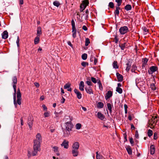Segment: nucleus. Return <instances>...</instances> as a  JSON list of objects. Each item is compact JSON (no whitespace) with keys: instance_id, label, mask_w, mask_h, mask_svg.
<instances>
[{"instance_id":"f257e3e1","label":"nucleus","mask_w":159,"mask_h":159,"mask_svg":"<svg viewBox=\"0 0 159 159\" xmlns=\"http://www.w3.org/2000/svg\"><path fill=\"white\" fill-rule=\"evenodd\" d=\"M13 81V87L14 90V93L13 97L14 103L15 107H17V104L20 105L21 104V94L20 92V89H18L17 93V101H16V84H17V80L16 76H14L12 79Z\"/></svg>"},{"instance_id":"f03ea898","label":"nucleus","mask_w":159,"mask_h":159,"mask_svg":"<svg viewBox=\"0 0 159 159\" xmlns=\"http://www.w3.org/2000/svg\"><path fill=\"white\" fill-rule=\"evenodd\" d=\"M42 141V137L40 133H38L36 136V139L34 140L33 156H36L38 151H40V143Z\"/></svg>"},{"instance_id":"7ed1b4c3","label":"nucleus","mask_w":159,"mask_h":159,"mask_svg":"<svg viewBox=\"0 0 159 159\" xmlns=\"http://www.w3.org/2000/svg\"><path fill=\"white\" fill-rule=\"evenodd\" d=\"M119 32L120 34H124L129 31V29L126 26H124L121 27L119 29Z\"/></svg>"},{"instance_id":"20e7f679","label":"nucleus","mask_w":159,"mask_h":159,"mask_svg":"<svg viewBox=\"0 0 159 159\" xmlns=\"http://www.w3.org/2000/svg\"><path fill=\"white\" fill-rule=\"evenodd\" d=\"M65 126L66 129L67 130L71 131L73 128V125L70 122H67L66 123Z\"/></svg>"},{"instance_id":"39448f33","label":"nucleus","mask_w":159,"mask_h":159,"mask_svg":"<svg viewBox=\"0 0 159 159\" xmlns=\"http://www.w3.org/2000/svg\"><path fill=\"white\" fill-rule=\"evenodd\" d=\"M157 118V117L156 116L152 117L151 120L149 121V125H153L154 124H155L157 122V120L156 119Z\"/></svg>"},{"instance_id":"423d86ee","label":"nucleus","mask_w":159,"mask_h":159,"mask_svg":"<svg viewBox=\"0 0 159 159\" xmlns=\"http://www.w3.org/2000/svg\"><path fill=\"white\" fill-rule=\"evenodd\" d=\"M112 94L113 93L110 90L108 91L105 96V98L106 100H107L111 97L112 96Z\"/></svg>"},{"instance_id":"0eeeda50","label":"nucleus","mask_w":159,"mask_h":159,"mask_svg":"<svg viewBox=\"0 0 159 159\" xmlns=\"http://www.w3.org/2000/svg\"><path fill=\"white\" fill-rule=\"evenodd\" d=\"M61 145V146H63L65 148L67 149L69 147V142L64 140Z\"/></svg>"},{"instance_id":"6e6552de","label":"nucleus","mask_w":159,"mask_h":159,"mask_svg":"<svg viewBox=\"0 0 159 159\" xmlns=\"http://www.w3.org/2000/svg\"><path fill=\"white\" fill-rule=\"evenodd\" d=\"M79 147V144L78 142L75 143L72 146V149L78 150Z\"/></svg>"},{"instance_id":"1a4fd4ad","label":"nucleus","mask_w":159,"mask_h":159,"mask_svg":"<svg viewBox=\"0 0 159 159\" xmlns=\"http://www.w3.org/2000/svg\"><path fill=\"white\" fill-rule=\"evenodd\" d=\"M90 61L91 62H94V64L96 65L98 62V59L92 55L90 57Z\"/></svg>"},{"instance_id":"9d476101","label":"nucleus","mask_w":159,"mask_h":159,"mask_svg":"<svg viewBox=\"0 0 159 159\" xmlns=\"http://www.w3.org/2000/svg\"><path fill=\"white\" fill-rule=\"evenodd\" d=\"M120 7H119L116 6V10L114 11V14L115 17H116V16H119L120 13L119 10H120Z\"/></svg>"},{"instance_id":"9b49d317","label":"nucleus","mask_w":159,"mask_h":159,"mask_svg":"<svg viewBox=\"0 0 159 159\" xmlns=\"http://www.w3.org/2000/svg\"><path fill=\"white\" fill-rule=\"evenodd\" d=\"M74 92L76 94L77 97L78 99H80L81 98L82 94L78 90L76 89H75L74 90Z\"/></svg>"},{"instance_id":"f8f14e48","label":"nucleus","mask_w":159,"mask_h":159,"mask_svg":"<svg viewBox=\"0 0 159 159\" xmlns=\"http://www.w3.org/2000/svg\"><path fill=\"white\" fill-rule=\"evenodd\" d=\"M2 38L6 39L8 37V33L6 30L4 31L2 34Z\"/></svg>"},{"instance_id":"ddd939ff","label":"nucleus","mask_w":159,"mask_h":159,"mask_svg":"<svg viewBox=\"0 0 159 159\" xmlns=\"http://www.w3.org/2000/svg\"><path fill=\"white\" fill-rule=\"evenodd\" d=\"M97 116V117L101 120H103L105 118L104 116L100 112H98Z\"/></svg>"},{"instance_id":"4468645a","label":"nucleus","mask_w":159,"mask_h":159,"mask_svg":"<svg viewBox=\"0 0 159 159\" xmlns=\"http://www.w3.org/2000/svg\"><path fill=\"white\" fill-rule=\"evenodd\" d=\"M85 89L86 92L89 94H93V92L92 89L91 88V87H89L88 88H85Z\"/></svg>"},{"instance_id":"2eb2a0df","label":"nucleus","mask_w":159,"mask_h":159,"mask_svg":"<svg viewBox=\"0 0 159 159\" xmlns=\"http://www.w3.org/2000/svg\"><path fill=\"white\" fill-rule=\"evenodd\" d=\"M84 82L83 81H81L79 84V88L80 90L81 91H84Z\"/></svg>"},{"instance_id":"dca6fc26","label":"nucleus","mask_w":159,"mask_h":159,"mask_svg":"<svg viewBox=\"0 0 159 159\" xmlns=\"http://www.w3.org/2000/svg\"><path fill=\"white\" fill-rule=\"evenodd\" d=\"M155 146L153 145H152L150 147V152L151 155H153L155 153Z\"/></svg>"},{"instance_id":"f3484780","label":"nucleus","mask_w":159,"mask_h":159,"mask_svg":"<svg viewBox=\"0 0 159 159\" xmlns=\"http://www.w3.org/2000/svg\"><path fill=\"white\" fill-rule=\"evenodd\" d=\"M116 76L119 81L121 82L123 80V76L118 73H116Z\"/></svg>"},{"instance_id":"a211bd4d","label":"nucleus","mask_w":159,"mask_h":159,"mask_svg":"<svg viewBox=\"0 0 159 159\" xmlns=\"http://www.w3.org/2000/svg\"><path fill=\"white\" fill-rule=\"evenodd\" d=\"M33 121L31 118H30L28 119V124L30 129H31L32 128Z\"/></svg>"},{"instance_id":"6ab92c4d","label":"nucleus","mask_w":159,"mask_h":159,"mask_svg":"<svg viewBox=\"0 0 159 159\" xmlns=\"http://www.w3.org/2000/svg\"><path fill=\"white\" fill-rule=\"evenodd\" d=\"M72 153L74 157H76L78 155V150L72 149Z\"/></svg>"},{"instance_id":"aec40b11","label":"nucleus","mask_w":159,"mask_h":159,"mask_svg":"<svg viewBox=\"0 0 159 159\" xmlns=\"http://www.w3.org/2000/svg\"><path fill=\"white\" fill-rule=\"evenodd\" d=\"M63 111H60L59 112H57L56 111H55L54 114L55 115V118H57L59 117H60Z\"/></svg>"},{"instance_id":"412c9836","label":"nucleus","mask_w":159,"mask_h":159,"mask_svg":"<svg viewBox=\"0 0 159 159\" xmlns=\"http://www.w3.org/2000/svg\"><path fill=\"white\" fill-rule=\"evenodd\" d=\"M72 37L74 38H75L76 37V30L75 29H72Z\"/></svg>"},{"instance_id":"4be33fe9","label":"nucleus","mask_w":159,"mask_h":159,"mask_svg":"<svg viewBox=\"0 0 159 159\" xmlns=\"http://www.w3.org/2000/svg\"><path fill=\"white\" fill-rule=\"evenodd\" d=\"M82 3L84 5V9H85L86 7L88 6L89 4V1L88 0H84Z\"/></svg>"},{"instance_id":"5701e85b","label":"nucleus","mask_w":159,"mask_h":159,"mask_svg":"<svg viewBox=\"0 0 159 159\" xmlns=\"http://www.w3.org/2000/svg\"><path fill=\"white\" fill-rule=\"evenodd\" d=\"M125 9L127 11L130 10L132 9L131 6L130 4L126 5L125 7Z\"/></svg>"},{"instance_id":"b1692460","label":"nucleus","mask_w":159,"mask_h":159,"mask_svg":"<svg viewBox=\"0 0 159 159\" xmlns=\"http://www.w3.org/2000/svg\"><path fill=\"white\" fill-rule=\"evenodd\" d=\"M107 107L109 110L110 113H111L112 111V105L110 103H107Z\"/></svg>"},{"instance_id":"393cba45","label":"nucleus","mask_w":159,"mask_h":159,"mask_svg":"<svg viewBox=\"0 0 159 159\" xmlns=\"http://www.w3.org/2000/svg\"><path fill=\"white\" fill-rule=\"evenodd\" d=\"M70 130H67V129H66V130L64 131V136L66 137H68L70 134Z\"/></svg>"},{"instance_id":"a878e982","label":"nucleus","mask_w":159,"mask_h":159,"mask_svg":"<svg viewBox=\"0 0 159 159\" xmlns=\"http://www.w3.org/2000/svg\"><path fill=\"white\" fill-rule=\"evenodd\" d=\"M53 149L54 152L56 153L58 156L59 155V154L58 153V148L56 146H54L53 147Z\"/></svg>"},{"instance_id":"bb28decb","label":"nucleus","mask_w":159,"mask_h":159,"mask_svg":"<svg viewBox=\"0 0 159 159\" xmlns=\"http://www.w3.org/2000/svg\"><path fill=\"white\" fill-rule=\"evenodd\" d=\"M97 83L98 85V86L99 89L101 90H102L103 87L100 80H98Z\"/></svg>"},{"instance_id":"cd10ccee","label":"nucleus","mask_w":159,"mask_h":159,"mask_svg":"<svg viewBox=\"0 0 159 159\" xmlns=\"http://www.w3.org/2000/svg\"><path fill=\"white\" fill-rule=\"evenodd\" d=\"M103 104L101 102H98L97 104V107L99 108H102L103 107Z\"/></svg>"},{"instance_id":"c85d7f7f","label":"nucleus","mask_w":159,"mask_h":159,"mask_svg":"<svg viewBox=\"0 0 159 159\" xmlns=\"http://www.w3.org/2000/svg\"><path fill=\"white\" fill-rule=\"evenodd\" d=\"M41 34V28L40 27H38L37 30V34L38 35V36H39Z\"/></svg>"},{"instance_id":"c756f323","label":"nucleus","mask_w":159,"mask_h":159,"mask_svg":"<svg viewBox=\"0 0 159 159\" xmlns=\"http://www.w3.org/2000/svg\"><path fill=\"white\" fill-rule=\"evenodd\" d=\"M39 38L38 36L36 37L34 40V43L35 44H36L39 43Z\"/></svg>"},{"instance_id":"7c9ffc66","label":"nucleus","mask_w":159,"mask_h":159,"mask_svg":"<svg viewBox=\"0 0 159 159\" xmlns=\"http://www.w3.org/2000/svg\"><path fill=\"white\" fill-rule=\"evenodd\" d=\"M97 159H102V156L98 153V152H96Z\"/></svg>"},{"instance_id":"2f4dec72","label":"nucleus","mask_w":159,"mask_h":159,"mask_svg":"<svg viewBox=\"0 0 159 159\" xmlns=\"http://www.w3.org/2000/svg\"><path fill=\"white\" fill-rule=\"evenodd\" d=\"M147 134L148 137H151L153 134L152 131L150 129H149L148 130Z\"/></svg>"},{"instance_id":"473e14b6","label":"nucleus","mask_w":159,"mask_h":159,"mask_svg":"<svg viewBox=\"0 0 159 159\" xmlns=\"http://www.w3.org/2000/svg\"><path fill=\"white\" fill-rule=\"evenodd\" d=\"M126 44V43H125L119 45V47L122 50H124L125 48Z\"/></svg>"},{"instance_id":"72a5a7b5","label":"nucleus","mask_w":159,"mask_h":159,"mask_svg":"<svg viewBox=\"0 0 159 159\" xmlns=\"http://www.w3.org/2000/svg\"><path fill=\"white\" fill-rule=\"evenodd\" d=\"M116 91L120 94L122 93L123 92L122 89L119 87H116Z\"/></svg>"},{"instance_id":"f704fd0d","label":"nucleus","mask_w":159,"mask_h":159,"mask_svg":"<svg viewBox=\"0 0 159 159\" xmlns=\"http://www.w3.org/2000/svg\"><path fill=\"white\" fill-rule=\"evenodd\" d=\"M115 2L117 3V5L116 6L119 7L121 4L122 0H115Z\"/></svg>"},{"instance_id":"c9c22d12","label":"nucleus","mask_w":159,"mask_h":159,"mask_svg":"<svg viewBox=\"0 0 159 159\" xmlns=\"http://www.w3.org/2000/svg\"><path fill=\"white\" fill-rule=\"evenodd\" d=\"M53 4L54 6L58 7L60 4L59 2L55 1L53 2Z\"/></svg>"},{"instance_id":"e433bc0d","label":"nucleus","mask_w":159,"mask_h":159,"mask_svg":"<svg viewBox=\"0 0 159 159\" xmlns=\"http://www.w3.org/2000/svg\"><path fill=\"white\" fill-rule=\"evenodd\" d=\"M126 65L127 66L126 68V70L128 72L130 70V67L131 66V64H129V63H127L126 64Z\"/></svg>"},{"instance_id":"4c0bfd02","label":"nucleus","mask_w":159,"mask_h":159,"mask_svg":"<svg viewBox=\"0 0 159 159\" xmlns=\"http://www.w3.org/2000/svg\"><path fill=\"white\" fill-rule=\"evenodd\" d=\"M150 70L152 72H154L157 70V67L155 66H152L150 67Z\"/></svg>"},{"instance_id":"58836bf2","label":"nucleus","mask_w":159,"mask_h":159,"mask_svg":"<svg viewBox=\"0 0 159 159\" xmlns=\"http://www.w3.org/2000/svg\"><path fill=\"white\" fill-rule=\"evenodd\" d=\"M142 29L143 31L144 34H147L148 32V30L145 27H143Z\"/></svg>"},{"instance_id":"ea45409f","label":"nucleus","mask_w":159,"mask_h":159,"mask_svg":"<svg viewBox=\"0 0 159 159\" xmlns=\"http://www.w3.org/2000/svg\"><path fill=\"white\" fill-rule=\"evenodd\" d=\"M90 43V41L89 39L88 38H86L85 45L86 46H88V45H89V43Z\"/></svg>"},{"instance_id":"a19ab883","label":"nucleus","mask_w":159,"mask_h":159,"mask_svg":"<svg viewBox=\"0 0 159 159\" xmlns=\"http://www.w3.org/2000/svg\"><path fill=\"white\" fill-rule=\"evenodd\" d=\"M81 65L85 67L86 66H88L89 65V63L83 61L81 62Z\"/></svg>"},{"instance_id":"79ce46f5","label":"nucleus","mask_w":159,"mask_h":159,"mask_svg":"<svg viewBox=\"0 0 159 159\" xmlns=\"http://www.w3.org/2000/svg\"><path fill=\"white\" fill-rule=\"evenodd\" d=\"M126 150L127 151L129 155H131L132 154V150L129 147L126 148Z\"/></svg>"},{"instance_id":"37998d69","label":"nucleus","mask_w":159,"mask_h":159,"mask_svg":"<svg viewBox=\"0 0 159 159\" xmlns=\"http://www.w3.org/2000/svg\"><path fill=\"white\" fill-rule=\"evenodd\" d=\"M113 66L115 69H117L118 68V66L117 65V62L116 61H114L113 63Z\"/></svg>"},{"instance_id":"c03bdc74","label":"nucleus","mask_w":159,"mask_h":159,"mask_svg":"<svg viewBox=\"0 0 159 159\" xmlns=\"http://www.w3.org/2000/svg\"><path fill=\"white\" fill-rule=\"evenodd\" d=\"M87 57V55L86 53H84L82 55V58L84 60H85Z\"/></svg>"},{"instance_id":"a18cd8bd","label":"nucleus","mask_w":159,"mask_h":159,"mask_svg":"<svg viewBox=\"0 0 159 159\" xmlns=\"http://www.w3.org/2000/svg\"><path fill=\"white\" fill-rule=\"evenodd\" d=\"M108 6L111 8H113L114 7V4L112 2H110L108 4Z\"/></svg>"},{"instance_id":"49530a36","label":"nucleus","mask_w":159,"mask_h":159,"mask_svg":"<svg viewBox=\"0 0 159 159\" xmlns=\"http://www.w3.org/2000/svg\"><path fill=\"white\" fill-rule=\"evenodd\" d=\"M150 88L152 89L153 90H155L156 89V87L155 84L153 83L152 84L150 85Z\"/></svg>"},{"instance_id":"de8ad7c7","label":"nucleus","mask_w":159,"mask_h":159,"mask_svg":"<svg viewBox=\"0 0 159 159\" xmlns=\"http://www.w3.org/2000/svg\"><path fill=\"white\" fill-rule=\"evenodd\" d=\"M148 60L147 58H145L143 59V66H144L145 65H146Z\"/></svg>"},{"instance_id":"09e8293b","label":"nucleus","mask_w":159,"mask_h":159,"mask_svg":"<svg viewBox=\"0 0 159 159\" xmlns=\"http://www.w3.org/2000/svg\"><path fill=\"white\" fill-rule=\"evenodd\" d=\"M71 25H72V29H75V22L73 19H72L71 20Z\"/></svg>"},{"instance_id":"8fccbe9b","label":"nucleus","mask_w":159,"mask_h":159,"mask_svg":"<svg viewBox=\"0 0 159 159\" xmlns=\"http://www.w3.org/2000/svg\"><path fill=\"white\" fill-rule=\"evenodd\" d=\"M70 85L71 84H66L64 86V89L69 88Z\"/></svg>"},{"instance_id":"3c124183","label":"nucleus","mask_w":159,"mask_h":159,"mask_svg":"<svg viewBox=\"0 0 159 159\" xmlns=\"http://www.w3.org/2000/svg\"><path fill=\"white\" fill-rule=\"evenodd\" d=\"M81 125L80 123H77L76 125V128L77 129H80Z\"/></svg>"},{"instance_id":"603ef678","label":"nucleus","mask_w":159,"mask_h":159,"mask_svg":"<svg viewBox=\"0 0 159 159\" xmlns=\"http://www.w3.org/2000/svg\"><path fill=\"white\" fill-rule=\"evenodd\" d=\"M124 107L125 109V114H127V113L128 106L126 104H125L124 105Z\"/></svg>"},{"instance_id":"864d4df0","label":"nucleus","mask_w":159,"mask_h":159,"mask_svg":"<svg viewBox=\"0 0 159 159\" xmlns=\"http://www.w3.org/2000/svg\"><path fill=\"white\" fill-rule=\"evenodd\" d=\"M44 116L45 117H48L50 116L49 112H46L44 113Z\"/></svg>"},{"instance_id":"5fc2aeb1","label":"nucleus","mask_w":159,"mask_h":159,"mask_svg":"<svg viewBox=\"0 0 159 159\" xmlns=\"http://www.w3.org/2000/svg\"><path fill=\"white\" fill-rule=\"evenodd\" d=\"M91 80L92 82L95 84L97 82L96 79L94 77H92L91 78Z\"/></svg>"},{"instance_id":"6e6d98bb","label":"nucleus","mask_w":159,"mask_h":159,"mask_svg":"<svg viewBox=\"0 0 159 159\" xmlns=\"http://www.w3.org/2000/svg\"><path fill=\"white\" fill-rule=\"evenodd\" d=\"M114 42L115 43H117L119 41V39L117 36H116L114 38Z\"/></svg>"},{"instance_id":"4d7b16f0","label":"nucleus","mask_w":159,"mask_h":159,"mask_svg":"<svg viewBox=\"0 0 159 159\" xmlns=\"http://www.w3.org/2000/svg\"><path fill=\"white\" fill-rule=\"evenodd\" d=\"M157 138V133H155L154 134L153 139L155 140H156Z\"/></svg>"},{"instance_id":"13d9d810","label":"nucleus","mask_w":159,"mask_h":159,"mask_svg":"<svg viewBox=\"0 0 159 159\" xmlns=\"http://www.w3.org/2000/svg\"><path fill=\"white\" fill-rule=\"evenodd\" d=\"M19 36L17 37V39L16 41V43L17 45V47L19 48Z\"/></svg>"},{"instance_id":"bf43d9fd","label":"nucleus","mask_w":159,"mask_h":159,"mask_svg":"<svg viewBox=\"0 0 159 159\" xmlns=\"http://www.w3.org/2000/svg\"><path fill=\"white\" fill-rule=\"evenodd\" d=\"M86 83L89 86L92 85V84L90 81H87L86 82Z\"/></svg>"},{"instance_id":"052dcab7","label":"nucleus","mask_w":159,"mask_h":159,"mask_svg":"<svg viewBox=\"0 0 159 159\" xmlns=\"http://www.w3.org/2000/svg\"><path fill=\"white\" fill-rule=\"evenodd\" d=\"M135 137L137 139L139 138V134L138 131L137 130H136L135 132Z\"/></svg>"},{"instance_id":"680f3d73","label":"nucleus","mask_w":159,"mask_h":159,"mask_svg":"<svg viewBox=\"0 0 159 159\" xmlns=\"http://www.w3.org/2000/svg\"><path fill=\"white\" fill-rule=\"evenodd\" d=\"M65 101V99L63 97H62V99H61V103H64Z\"/></svg>"},{"instance_id":"e2e57ef3","label":"nucleus","mask_w":159,"mask_h":159,"mask_svg":"<svg viewBox=\"0 0 159 159\" xmlns=\"http://www.w3.org/2000/svg\"><path fill=\"white\" fill-rule=\"evenodd\" d=\"M42 107H43V110L44 111H47V107L45 106V105L44 104L42 105Z\"/></svg>"},{"instance_id":"0e129e2a","label":"nucleus","mask_w":159,"mask_h":159,"mask_svg":"<svg viewBox=\"0 0 159 159\" xmlns=\"http://www.w3.org/2000/svg\"><path fill=\"white\" fill-rule=\"evenodd\" d=\"M129 142L131 144H134V142L132 138H131L129 139Z\"/></svg>"},{"instance_id":"69168bd1","label":"nucleus","mask_w":159,"mask_h":159,"mask_svg":"<svg viewBox=\"0 0 159 159\" xmlns=\"http://www.w3.org/2000/svg\"><path fill=\"white\" fill-rule=\"evenodd\" d=\"M82 29L85 31H86L87 30V28L86 26L85 25H84L82 27Z\"/></svg>"},{"instance_id":"338daca9","label":"nucleus","mask_w":159,"mask_h":159,"mask_svg":"<svg viewBox=\"0 0 159 159\" xmlns=\"http://www.w3.org/2000/svg\"><path fill=\"white\" fill-rule=\"evenodd\" d=\"M34 84L35 85L37 88H39V84L38 83L35 82L34 83Z\"/></svg>"},{"instance_id":"774afa93","label":"nucleus","mask_w":159,"mask_h":159,"mask_svg":"<svg viewBox=\"0 0 159 159\" xmlns=\"http://www.w3.org/2000/svg\"><path fill=\"white\" fill-rule=\"evenodd\" d=\"M131 129L132 130L135 129V127L134 126V125L133 124H132L131 125Z\"/></svg>"}]
</instances>
